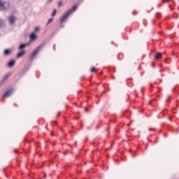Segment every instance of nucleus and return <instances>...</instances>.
<instances>
[{"instance_id":"nucleus-19","label":"nucleus","mask_w":179,"mask_h":179,"mask_svg":"<svg viewBox=\"0 0 179 179\" xmlns=\"http://www.w3.org/2000/svg\"><path fill=\"white\" fill-rule=\"evenodd\" d=\"M51 1H52V0H48V2H49V3H50V2H51Z\"/></svg>"},{"instance_id":"nucleus-11","label":"nucleus","mask_w":179,"mask_h":179,"mask_svg":"<svg viewBox=\"0 0 179 179\" xmlns=\"http://www.w3.org/2000/svg\"><path fill=\"white\" fill-rule=\"evenodd\" d=\"M26 47H27V44L26 43L21 44L19 46V50H23V48H26Z\"/></svg>"},{"instance_id":"nucleus-21","label":"nucleus","mask_w":179,"mask_h":179,"mask_svg":"<svg viewBox=\"0 0 179 179\" xmlns=\"http://www.w3.org/2000/svg\"><path fill=\"white\" fill-rule=\"evenodd\" d=\"M152 129H150V131H152Z\"/></svg>"},{"instance_id":"nucleus-22","label":"nucleus","mask_w":179,"mask_h":179,"mask_svg":"<svg viewBox=\"0 0 179 179\" xmlns=\"http://www.w3.org/2000/svg\"><path fill=\"white\" fill-rule=\"evenodd\" d=\"M168 1H173V0H168Z\"/></svg>"},{"instance_id":"nucleus-7","label":"nucleus","mask_w":179,"mask_h":179,"mask_svg":"<svg viewBox=\"0 0 179 179\" xmlns=\"http://www.w3.org/2000/svg\"><path fill=\"white\" fill-rule=\"evenodd\" d=\"M15 62H16L15 60H11L10 62L8 63L7 66L8 68H13V66H15Z\"/></svg>"},{"instance_id":"nucleus-18","label":"nucleus","mask_w":179,"mask_h":179,"mask_svg":"<svg viewBox=\"0 0 179 179\" xmlns=\"http://www.w3.org/2000/svg\"><path fill=\"white\" fill-rule=\"evenodd\" d=\"M40 30V28L39 27H36L35 28V31H38Z\"/></svg>"},{"instance_id":"nucleus-13","label":"nucleus","mask_w":179,"mask_h":179,"mask_svg":"<svg viewBox=\"0 0 179 179\" xmlns=\"http://www.w3.org/2000/svg\"><path fill=\"white\" fill-rule=\"evenodd\" d=\"M5 26V22L2 20H0V27H3Z\"/></svg>"},{"instance_id":"nucleus-20","label":"nucleus","mask_w":179,"mask_h":179,"mask_svg":"<svg viewBox=\"0 0 179 179\" xmlns=\"http://www.w3.org/2000/svg\"><path fill=\"white\" fill-rule=\"evenodd\" d=\"M129 125H131V124H128V127H129Z\"/></svg>"},{"instance_id":"nucleus-5","label":"nucleus","mask_w":179,"mask_h":179,"mask_svg":"<svg viewBox=\"0 0 179 179\" xmlns=\"http://www.w3.org/2000/svg\"><path fill=\"white\" fill-rule=\"evenodd\" d=\"M8 20L10 24H13L15 22H16V17H15L13 15H11L9 17Z\"/></svg>"},{"instance_id":"nucleus-3","label":"nucleus","mask_w":179,"mask_h":179,"mask_svg":"<svg viewBox=\"0 0 179 179\" xmlns=\"http://www.w3.org/2000/svg\"><path fill=\"white\" fill-rule=\"evenodd\" d=\"M43 47H44V45H40L38 48H36L34 50V52L31 55V59H34V57H36V55H37V54H38V51H40V50H41V48H43Z\"/></svg>"},{"instance_id":"nucleus-10","label":"nucleus","mask_w":179,"mask_h":179,"mask_svg":"<svg viewBox=\"0 0 179 179\" xmlns=\"http://www.w3.org/2000/svg\"><path fill=\"white\" fill-rule=\"evenodd\" d=\"M156 59H160L162 58V53L158 52L155 55Z\"/></svg>"},{"instance_id":"nucleus-17","label":"nucleus","mask_w":179,"mask_h":179,"mask_svg":"<svg viewBox=\"0 0 179 179\" xmlns=\"http://www.w3.org/2000/svg\"><path fill=\"white\" fill-rule=\"evenodd\" d=\"M91 72H96V68H92V69H91Z\"/></svg>"},{"instance_id":"nucleus-6","label":"nucleus","mask_w":179,"mask_h":179,"mask_svg":"<svg viewBox=\"0 0 179 179\" xmlns=\"http://www.w3.org/2000/svg\"><path fill=\"white\" fill-rule=\"evenodd\" d=\"M30 41H35V40H37V35L35 34H31L29 36Z\"/></svg>"},{"instance_id":"nucleus-15","label":"nucleus","mask_w":179,"mask_h":179,"mask_svg":"<svg viewBox=\"0 0 179 179\" xmlns=\"http://www.w3.org/2000/svg\"><path fill=\"white\" fill-rule=\"evenodd\" d=\"M52 20H53L52 18L49 19V20L47 22V24H49L50 23H51L52 22Z\"/></svg>"},{"instance_id":"nucleus-2","label":"nucleus","mask_w":179,"mask_h":179,"mask_svg":"<svg viewBox=\"0 0 179 179\" xmlns=\"http://www.w3.org/2000/svg\"><path fill=\"white\" fill-rule=\"evenodd\" d=\"M10 6V4L8 2H4L2 0H0V9L1 10H5Z\"/></svg>"},{"instance_id":"nucleus-1","label":"nucleus","mask_w":179,"mask_h":179,"mask_svg":"<svg viewBox=\"0 0 179 179\" xmlns=\"http://www.w3.org/2000/svg\"><path fill=\"white\" fill-rule=\"evenodd\" d=\"M78 9V5H74L72 8L69 10L64 15H62V17L60 18L61 23H63V22H65L66 19L69 17V15H72L75 10Z\"/></svg>"},{"instance_id":"nucleus-4","label":"nucleus","mask_w":179,"mask_h":179,"mask_svg":"<svg viewBox=\"0 0 179 179\" xmlns=\"http://www.w3.org/2000/svg\"><path fill=\"white\" fill-rule=\"evenodd\" d=\"M12 94H13V89L8 90L4 92L2 97L3 99H6L7 97H10Z\"/></svg>"},{"instance_id":"nucleus-12","label":"nucleus","mask_w":179,"mask_h":179,"mask_svg":"<svg viewBox=\"0 0 179 179\" xmlns=\"http://www.w3.org/2000/svg\"><path fill=\"white\" fill-rule=\"evenodd\" d=\"M10 55V50L7 49L4 51V55Z\"/></svg>"},{"instance_id":"nucleus-9","label":"nucleus","mask_w":179,"mask_h":179,"mask_svg":"<svg viewBox=\"0 0 179 179\" xmlns=\"http://www.w3.org/2000/svg\"><path fill=\"white\" fill-rule=\"evenodd\" d=\"M11 76H12L11 73H8L6 74L3 78V81L8 80V79H9V78H10Z\"/></svg>"},{"instance_id":"nucleus-8","label":"nucleus","mask_w":179,"mask_h":179,"mask_svg":"<svg viewBox=\"0 0 179 179\" xmlns=\"http://www.w3.org/2000/svg\"><path fill=\"white\" fill-rule=\"evenodd\" d=\"M24 54H26V51L24 50L21 51L17 55V58H22V57L24 56Z\"/></svg>"},{"instance_id":"nucleus-14","label":"nucleus","mask_w":179,"mask_h":179,"mask_svg":"<svg viewBox=\"0 0 179 179\" xmlns=\"http://www.w3.org/2000/svg\"><path fill=\"white\" fill-rule=\"evenodd\" d=\"M57 14V10L56 9H54L53 10V12L52 13V16H54L55 15H56Z\"/></svg>"},{"instance_id":"nucleus-16","label":"nucleus","mask_w":179,"mask_h":179,"mask_svg":"<svg viewBox=\"0 0 179 179\" xmlns=\"http://www.w3.org/2000/svg\"><path fill=\"white\" fill-rule=\"evenodd\" d=\"M62 3H63L62 1H59V2H58V6H59V8L61 7V6L62 5Z\"/></svg>"}]
</instances>
